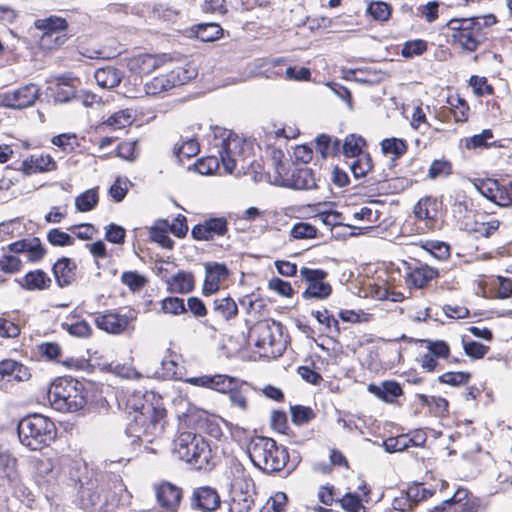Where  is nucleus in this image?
<instances>
[{
    "instance_id": "f257e3e1",
    "label": "nucleus",
    "mask_w": 512,
    "mask_h": 512,
    "mask_svg": "<svg viewBox=\"0 0 512 512\" xmlns=\"http://www.w3.org/2000/svg\"><path fill=\"white\" fill-rule=\"evenodd\" d=\"M496 23L492 14L483 17L451 19L447 28L451 30L452 41L458 43L463 49L473 52L485 40V29Z\"/></svg>"
},
{
    "instance_id": "f03ea898",
    "label": "nucleus",
    "mask_w": 512,
    "mask_h": 512,
    "mask_svg": "<svg viewBox=\"0 0 512 512\" xmlns=\"http://www.w3.org/2000/svg\"><path fill=\"white\" fill-rule=\"evenodd\" d=\"M17 431L20 443L34 451L50 446L57 436L54 422L41 414H31L22 418Z\"/></svg>"
},
{
    "instance_id": "7ed1b4c3",
    "label": "nucleus",
    "mask_w": 512,
    "mask_h": 512,
    "mask_svg": "<svg viewBox=\"0 0 512 512\" xmlns=\"http://www.w3.org/2000/svg\"><path fill=\"white\" fill-rule=\"evenodd\" d=\"M128 403L133 409V412H129L130 422L126 428L130 437L141 439L142 436L153 435L163 428L161 420L165 416L164 409L157 408L148 401L141 402L136 396L129 399Z\"/></svg>"
},
{
    "instance_id": "20e7f679",
    "label": "nucleus",
    "mask_w": 512,
    "mask_h": 512,
    "mask_svg": "<svg viewBox=\"0 0 512 512\" xmlns=\"http://www.w3.org/2000/svg\"><path fill=\"white\" fill-rule=\"evenodd\" d=\"M247 451L254 466L268 473L281 471L289 459L286 448L264 436L252 438Z\"/></svg>"
},
{
    "instance_id": "39448f33",
    "label": "nucleus",
    "mask_w": 512,
    "mask_h": 512,
    "mask_svg": "<svg viewBox=\"0 0 512 512\" xmlns=\"http://www.w3.org/2000/svg\"><path fill=\"white\" fill-rule=\"evenodd\" d=\"M51 406L59 412H74L83 408L86 398L83 386L73 378H57L48 389Z\"/></svg>"
},
{
    "instance_id": "423d86ee",
    "label": "nucleus",
    "mask_w": 512,
    "mask_h": 512,
    "mask_svg": "<svg viewBox=\"0 0 512 512\" xmlns=\"http://www.w3.org/2000/svg\"><path fill=\"white\" fill-rule=\"evenodd\" d=\"M173 452L195 469H207L212 459V450L208 442L192 432H182L173 442Z\"/></svg>"
},
{
    "instance_id": "0eeeda50",
    "label": "nucleus",
    "mask_w": 512,
    "mask_h": 512,
    "mask_svg": "<svg viewBox=\"0 0 512 512\" xmlns=\"http://www.w3.org/2000/svg\"><path fill=\"white\" fill-rule=\"evenodd\" d=\"M249 339L260 355L267 358L280 357L285 350L281 324L275 321L265 319L255 323L250 329Z\"/></svg>"
},
{
    "instance_id": "6e6552de",
    "label": "nucleus",
    "mask_w": 512,
    "mask_h": 512,
    "mask_svg": "<svg viewBox=\"0 0 512 512\" xmlns=\"http://www.w3.org/2000/svg\"><path fill=\"white\" fill-rule=\"evenodd\" d=\"M300 277L306 283V288L302 292L304 299L324 300L330 296L332 287L326 282L327 273L325 271L302 267Z\"/></svg>"
},
{
    "instance_id": "1a4fd4ad",
    "label": "nucleus",
    "mask_w": 512,
    "mask_h": 512,
    "mask_svg": "<svg viewBox=\"0 0 512 512\" xmlns=\"http://www.w3.org/2000/svg\"><path fill=\"white\" fill-rule=\"evenodd\" d=\"M131 495L127 491L125 484L119 478L114 476L106 485L103 502L98 512H112L117 508L124 507L130 503Z\"/></svg>"
},
{
    "instance_id": "9d476101",
    "label": "nucleus",
    "mask_w": 512,
    "mask_h": 512,
    "mask_svg": "<svg viewBox=\"0 0 512 512\" xmlns=\"http://www.w3.org/2000/svg\"><path fill=\"white\" fill-rule=\"evenodd\" d=\"M40 96V88L33 83L6 92L2 96V104L13 109H23L32 106Z\"/></svg>"
},
{
    "instance_id": "9b49d317",
    "label": "nucleus",
    "mask_w": 512,
    "mask_h": 512,
    "mask_svg": "<svg viewBox=\"0 0 512 512\" xmlns=\"http://www.w3.org/2000/svg\"><path fill=\"white\" fill-rule=\"evenodd\" d=\"M228 232V222L224 217H211L195 225L191 235L195 240L210 241Z\"/></svg>"
},
{
    "instance_id": "f8f14e48",
    "label": "nucleus",
    "mask_w": 512,
    "mask_h": 512,
    "mask_svg": "<svg viewBox=\"0 0 512 512\" xmlns=\"http://www.w3.org/2000/svg\"><path fill=\"white\" fill-rule=\"evenodd\" d=\"M185 382L226 394L233 385L238 384V379L224 374H215L190 377Z\"/></svg>"
},
{
    "instance_id": "ddd939ff",
    "label": "nucleus",
    "mask_w": 512,
    "mask_h": 512,
    "mask_svg": "<svg viewBox=\"0 0 512 512\" xmlns=\"http://www.w3.org/2000/svg\"><path fill=\"white\" fill-rule=\"evenodd\" d=\"M129 322L130 318L127 315L114 311L98 313L94 318L97 328L111 334L123 333L127 329Z\"/></svg>"
},
{
    "instance_id": "4468645a",
    "label": "nucleus",
    "mask_w": 512,
    "mask_h": 512,
    "mask_svg": "<svg viewBox=\"0 0 512 512\" xmlns=\"http://www.w3.org/2000/svg\"><path fill=\"white\" fill-rule=\"evenodd\" d=\"M221 500L217 490L210 486H201L194 489L191 497L193 508L203 512H213L220 506Z\"/></svg>"
},
{
    "instance_id": "2eb2a0df",
    "label": "nucleus",
    "mask_w": 512,
    "mask_h": 512,
    "mask_svg": "<svg viewBox=\"0 0 512 512\" xmlns=\"http://www.w3.org/2000/svg\"><path fill=\"white\" fill-rule=\"evenodd\" d=\"M242 143L237 136H229L222 140L219 155L223 168L227 173H232L236 167L238 158L241 156Z\"/></svg>"
},
{
    "instance_id": "dca6fc26",
    "label": "nucleus",
    "mask_w": 512,
    "mask_h": 512,
    "mask_svg": "<svg viewBox=\"0 0 512 512\" xmlns=\"http://www.w3.org/2000/svg\"><path fill=\"white\" fill-rule=\"evenodd\" d=\"M229 277V270L223 263L210 262L205 264V280L203 294L211 295L220 288V283Z\"/></svg>"
},
{
    "instance_id": "f3484780",
    "label": "nucleus",
    "mask_w": 512,
    "mask_h": 512,
    "mask_svg": "<svg viewBox=\"0 0 512 512\" xmlns=\"http://www.w3.org/2000/svg\"><path fill=\"white\" fill-rule=\"evenodd\" d=\"M409 270L405 277L406 283L408 286L418 289L427 286L430 281L439 276L437 269L422 263L410 266Z\"/></svg>"
},
{
    "instance_id": "a211bd4d",
    "label": "nucleus",
    "mask_w": 512,
    "mask_h": 512,
    "mask_svg": "<svg viewBox=\"0 0 512 512\" xmlns=\"http://www.w3.org/2000/svg\"><path fill=\"white\" fill-rule=\"evenodd\" d=\"M7 248L13 253L27 252L28 260L31 262L40 261L46 254V250L38 237L18 240L9 244Z\"/></svg>"
},
{
    "instance_id": "6ab92c4d",
    "label": "nucleus",
    "mask_w": 512,
    "mask_h": 512,
    "mask_svg": "<svg viewBox=\"0 0 512 512\" xmlns=\"http://www.w3.org/2000/svg\"><path fill=\"white\" fill-rule=\"evenodd\" d=\"M52 271L59 287H67L76 280L77 264L70 258L62 257L58 259Z\"/></svg>"
},
{
    "instance_id": "aec40b11",
    "label": "nucleus",
    "mask_w": 512,
    "mask_h": 512,
    "mask_svg": "<svg viewBox=\"0 0 512 512\" xmlns=\"http://www.w3.org/2000/svg\"><path fill=\"white\" fill-rule=\"evenodd\" d=\"M163 64L162 57L151 54H140L128 61L130 71L140 75H148Z\"/></svg>"
},
{
    "instance_id": "412c9836",
    "label": "nucleus",
    "mask_w": 512,
    "mask_h": 512,
    "mask_svg": "<svg viewBox=\"0 0 512 512\" xmlns=\"http://www.w3.org/2000/svg\"><path fill=\"white\" fill-rule=\"evenodd\" d=\"M156 495L162 507L170 511H175L182 499V490L169 482H165L157 488Z\"/></svg>"
},
{
    "instance_id": "4be33fe9",
    "label": "nucleus",
    "mask_w": 512,
    "mask_h": 512,
    "mask_svg": "<svg viewBox=\"0 0 512 512\" xmlns=\"http://www.w3.org/2000/svg\"><path fill=\"white\" fill-rule=\"evenodd\" d=\"M59 473V466L50 458L39 459L36 462L35 477L39 485H53Z\"/></svg>"
},
{
    "instance_id": "5701e85b",
    "label": "nucleus",
    "mask_w": 512,
    "mask_h": 512,
    "mask_svg": "<svg viewBox=\"0 0 512 512\" xmlns=\"http://www.w3.org/2000/svg\"><path fill=\"white\" fill-rule=\"evenodd\" d=\"M56 168V162L49 154H34L22 162V170L30 175L37 172L52 171Z\"/></svg>"
},
{
    "instance_id": "b1692460",
    "label": "nucleus",
    "mask_w": 512,
    "mask_h": 512,
    "mask_svg": "<svg viewBox=\"0 0 512 512\" xmlns=\"http://www.w3.org/2000/svg\"><path fill=\"white\" fill-rule=\"evenodd\" d=\"M18 283L23 289L34 291L48 289L51 286L52 280L45 271L37 269L26 273Z\"/></svg>"
},
{
    "instance_id": "393cba45",
    "label": "nucleus",
    "mask_w": 512,
    "mask_h": 512,
    "mask_svg": "<svg viewBox=\"0 0 512 512\" xmlns=\"http://www.w3.org/2000/svg\"><path fill=\"white\" fill-rule=\"evenodd\" d=\"M290 186L297 190H310L317 188V179L311 168H296L289 179Z\"/></svg>"
},
{
    "instance_id": "a878e982",
    "label": "nucleus",
    "mask_w": 512,
    "mask_h": 512,
    "mask_svg": "<svg viewBox=\"0 0 512 512\" xmlns=\"http://www.w3.org/2000/svg\"><path fill=\"white\" fill-rule=\"evenodd\" d=\"M30 377L28 369L13 359L0 361V383L6 378H13L17 381H24Z\"/></svg>"
},
{
    "instance_id": "bb28decb",
    "label": "nucleus",
    "mask_w": 512,
    "mask_h": 512,
    "mask_svg": "<svg viewBox=\"0 0 512 512\" xmlns=\"http://www.w3.org/2000/svg\"><path fill=\"white\" fill-rule=\"evenodd\" d=\"M168 291L171 293L186 294L194 289V276L190 272L179 271L167 281Z\"/></svg>"
},
{
    "instance_id": "cd10ccee",
    "label": "nucleus",
    "mask_w": 512,
    "mask_h": 512,
    "mask_svg": "<svg viewBox=\"0 0 512 512\" xmlns=\"http://www.w3.org/2000/svg\"><path fill=\"white\" fill-rule=\"evenodd\" d=\"M420 485L409 487L405 493L400 497L394 498L392 502L393 509L405 512L411 511L415 505L425 499V495L419 496Z\"/></svg>"
},
{
    "instance_id": "c85d7f7f",
    "label": "nucleus",
    "mask_w": 512,
    "mask_h": 512,
    "mask_svg": "<svg viewBox=\"0 0 512 512\" xmlns=\"http://www.w3.org/2000/svg\"><path fill=\"white\" fill-rule=\"evenodd\" d=\"M122 72L111 66L99 68L94 73V78L97 84L106 89H112L118 86L122 79Z\"/></svg>"
},
{
    "instance_id": "c756f323",
    "label": "nucleus",
    "mask_w": 512,
    "mask_h": 512,
    "mask_svg": "<svg viewBox=\"0 0 512 512\" xmlns=\"http://www.w3.org/2000/svg\"><path fill=\"white\" fill-rule=\"evenodd\" d=\"M17 460L7 452H0V478L7 479L11 485L19 482Z\"/></svg>"
},
{
    "instance_id": "7c9ffc66",
    "label": "nucleus",
    "mask_w": 512,
    "mask_h": 512,
    "mask_svg": "<svg viewBox=\"0 0 512 512\" xmlns=\"http://www.w3.org/2000/svg\"><path fill=\"white\" fill-rule=\"evenodd\" d=\"M369 391L388 403L393 402L396 397L403 393L399 383L394 381H386L381 387L371 384L369 385Z\"/></svg>"
},
{
    "instance_id": "2f4dec72",
    "label": "nucleus",
    "mask_w": 512,
    "mask_h": 512,
    "mask_svg": "<svg viewBox=\"0 0 512 512\" xmlns=\"http://www.w3.org/2000/svg\"><path fill=\"white\" fill-rule=\"evenodd\" d=\"M180 141L181 144L177 142L173 147V153L179 161H181L182 158L194 157L199 153V143L194 136H187L185 138L181 136Z\"/></svg>"
},
{
    "instance_id": "473e14b6",
    "label": "nucleus",
    "mask_w": 512,
    "mask_h": 512,
    "mask_svg": "<svg viewBox=\"0 0 512 512\" xmlns=\"http://www.w3.org/2000/svg\"><path fill=\"white\" fill-rule=\"evenodd\" d=\"M213 311L224 320H230L237 316L238 307L234 299L227 296L214 300Z\"/></svg>"
},
{
    "instance_id": "72a5a7b5",
    "label": "nucleus",
    "mask_w": 512,
    "mask_h": 512,
    "mask_svg": "<svg viewBox=\"0 0 512 512\" xmlns=\"http://www.w3.org/2000/svg\"><path fill=\"white\" fill-rule=\"evenodd\" d=\"M348 166L356 179L365 177L373 168L372 158L368 153L351 158Z\"/></svg>"
},
{
    "instance_id": "f704fd0d",
    "label": "nucleus",
    "mask_w": 512,
    "mask_h": 512,
    "mask_svg": "<svg viewBox=\"0 0 512 512\" xmlns=\"http://www.w3.org/2000/svg\"><path fill=\"white\" fill-rule=\"evenodd\" d=\"M365 145L366 140L363 137L356 134H349L343 141L342 153L346 158H353L360 154H365L366 152H363Z\"/></svg>"
},
{
    "instance_id": "c9c22d12",
    "label": "nucleus",
    "mask_w": 512,
    "mask_h": 512,
    "mask_svg": "<svg viewBox=\"0 0 512 512\" xmlns=\"http://www.w3.org/2000/svg\"><path fill=\"white\" fill-rule=\"evenodd\" d=\"M168 221L159 220L150 229V238L152 241L160 244L163 248L171 249L174 241L168 235Z\"/></svg>"
},
{
    "instance_id": "e433bc0d",
    "label": "nucleus",
    "mask_w": 512,
    "mask_h": 512,
    "mask_svg": "<svg viewBox=\"0 0 512 512\" xmlns=\"http://www.w3.org/2000/svg\"><path fill=\"white\" fill-rule=\"evenodd\" d=\"M194 33L202 42H211L222 36L223 29L217 23H201L194 27Z\"/></svg>"
},
{
    "instance_id": "4c0bfd02",
    "label": "nucleus",
    "mask_w": 512,
    "mask_h": 512,
    "mask_svg": "<svg viewBox=\"0 0 512 512\" xmlns=\"http://www.w3.org/2000/svg\"><path fill=\"white\" fill-rule=\"evenodd\" d=\"M380 145L382 153L392 155L394 159L402 157L408 150L406 141L395 137L383 139Z\"/></svg>"
},
{
    "instance_id": "58836bf2",
    "label": "nucleus",
    "mask_w": 512,
    "mask_h": 512,
    "mask_svg": "<svg viewBox=\"0 0 512 512\" xmlns=\"http://www.w3.org/2000/svg\"><path fill=\"white\" fill-rule=\"evenodd\" d=\"M35 27L43 31V33L61 34L65 33L67 22L65 19L51 16L45 19H38L35 22Z\"/></svg>"
},
{
    "instance_id": "ea45409f",
    "label": "nucleus",
    "mask_w": 512,
    "mask_h": 512,
    "mask_svg": "<svg viewBox=\"0 0 512 512\" xmlns=\"http://www.w3.org/2000/svg\"><path fill=\"white\" fill-rule=\"evenodd\" d=\"M247 393L248 390L238 381V384L233 385L231 390L227 391L226 394H229L231 405L238 408L242 413H245L249 408Z\"/></svg>"
},
{
    "instance_id": "a19ab883",
    "label": "nucleus",
    "mask_w": 512,
    "mask_h": 512,
    "mask_svg": "<svg viewBox=\"0 0 512 512\" xmlns=\"http://www.w3.org/2000/svg\"><path fill=\"white\" fill-rule=\"evenodd\" d=\"M98 203V193L96 189H89L80 194L75 199L76 208L81 212L92 210Z\"/></svg>"
},
{
    "instance_id": "79ce46f5",
    "label": "nucleus",
    "mask_w": 512,
    "mask_h": 512,
    "mask_svg": "<svg viewBox=\"0 0 512 512\" xmlns=\"http://www.w3.org/2000/svg\"><path fill=\"white\" fill-rule=\"evenodd\" d=\"M254 500L251 495L245 493L235 494L229 503L228 512H249Z\"/></svg>"
},
{
    "instance_id": "37998d69",
    "label": "nucleus",
    "mask_w": 512,
    "mask_h": 512,
    "mask_svg": "<svg viewBox=\"0 0 512 512\" xmlns=\"http://www.w3.org/2000/svg\"><path fill=\"white\" fill-rule=\"evenodd\" d=\"M427 344V354L435 359H446L449 356L450 348L448 344L443 340H424Z\"/></svg>"
},
{
    "instance_id": "c03bdc74",
    "label": "nucleus",
    "mask_w": 512,
    "mask_h": 512,
    "mask_svg": "<svg viewBox=\"0 0 512 512\" xmlns=\"http://www.w3.org/2000/svg\"><path fill=\"white\" fill-rule=\"evenodd\" d=\"M76 95V90L73 84L68 82H59L53 93V98L55 102L65 103L73 99Z\"/></svg>"
},
{
    "instance_id": "a18cd8bd",
    "label": "nucleus",
    "mask_w": 512,
    "mask_h": 512,
    "mask_svg": "<svg viewBox=\"0 0 512 512\" xmlns=\"http://www.w3.org/2000/svg\"><path fill=\"white\" fill-rule=\"evenodd\" d=\"M174 86L166 76L161 75L153 78L150 82L145 84V91L148 95H156Z\"/></svg>"
},
{
    "instance_id": "49530a36",
    "label": "nucleus",
    "mask_w": 512,
    "mask_h": 512,
    "mask_svg": "<svg viewBox=\"0 0 512 512\" xmlns=\"http://www.w3.org/2000/svg\"><path fill=\"white\" fill-rule=\"evenodd\" d=\"M422 248L438 260H445L450 256V246L444 242L429 241Z\"/></svg>"
},
{
    "instance_id": "de8ad7c7",
    "label": "nucleus",
    "mask_w": 512,
    "mask_h": 512,
    "mask_svg": "<svg viewBox=\"0 0 512 512\" xmlns=\"http://www.w3.org/2000/svg\"><path fill=\"white\" fill-rule=\"evenodd\" d=\"M291 418L294 424L303 425L315 418V413L310 407L295 405L291 407Z\"/></svg>"
},
{
    "instance_id": "09e8293b",
    "label": "nucleus",
    "mask_w": 512,
    "mask_h": 512,
    "mask_svg": "<svg viewBox=\"0 0 512 512\" xmlns=\"http://www.w3.org/2000/svg\"><path fill=\"white\" fill-rule=\"evenodd\" d=\"M435 204V200L429 197L419 200L414 207V214L416 218L420 220L433 219L435 215L431 212H435V209L433 208Z\"/></svg>"
},
{
    "instance_id": "8fccbe9b",
    "label": "nucleus",
    "mask_w": 512,
    "mask_h": 512,
    "mask_svg": "<svg viewBox=\"0 0 512 512\" xmlns=\"http://www.w3.org/2000/svg\"><path fill=\"white\" fill-rule=\"evenodd\" d=\"M62 327L72 336L88 338L92 334V328L88 322L81 320L72 324L63 323Z\"/></svg>"
},
{
    "instance_id": "3c124183",
    "label": "nucleus",
    "mask_w": 512,
    "mask_h": 512,
    "mask_svg": "<svg viewBox=\"0 0 512 512\" xmlns=\"http://www.w3.org/2000/svg\"><path fill=\"white\" fill-rule=\"evenodd\" d=\"M161 309L164 313L179 315L186 312L184 300L178 297H167L161 302Z\"/></svg>"
},
{
    "instance_id": "603ef678",
    "label": "nucleus",
    "mask_w": 512,
    "mask_h": 512,
    "mask_svg": "<svg viewBox=\"0 0 512 512\" xmlns=\"http://www.w3.org/2000/svg\"><path fill=\"white\" fill-rule=\"evenodd\" d=\"M471 374L468 372H446L439 376L438 380L451 386L465 385L469 382Z\"/></svg>"
},
{
    "instance_id": "864d4df0",
    "label": "nucleus",
    "mask_w": 512,
    "mask_h": 512,
    "mask_svg": "<svg viewBox=\"0 0 512 512\" xmlns=\"http://www.w3.org/2000/svg\"><path fill=\"white\" fill-rule=\"evenodd\" d=\"M291 236L295 239H312L317 236V229L307 222H299L291 229Z\"/></svg>"
},
{
    "instance_id": "5fc2aeb1",
    "label": "nucleus",
    "mask_w": 512,
    "mask_h": 512,
    "mask_svg": "<svg viewBox=\"0 0 512 512\" xmlns=\"http://www.w3.org/2000/svg\"><path fill=\"white\" fill-rule=\"evenodd\" d=\"M47 239L53 246H71L74 244V238L60 229H51L47 234Z\"/></svg>"
},
{
    "instance_id": "6e6d98bb",
    "label": "nucleus",
    "mask_w": 512,
    "mask_h": 512,
    "mask_svg": "<svg viewBox=\"0 0 512 512\" xmlns=\"http://www.w3.org/2000/svg\"><path fill=\"white\" fill-rule=\"evenodd\" d=\"M427 50V43L424 40L417 39L407 41L402 48V55L406 58L422 55Z\"/></svg>"
},
{
    "instance_id": "4d7b16f0",
    "label": "nucleus",
    "mask_w": 512,
    "mask_h": 512,
    "mask_svg": "<svg viewBox=\"0 0 512 512\" xmlns=\"http://www.w3.org/2000/svg\"><path fill=\"white\" fill-rule=\"evenodd\" d=\"M368 13L378 21H387L391 15L390 6L384 2H373L367 8Z\"/></svg>"
},
{
    "instance_id": "13d9d810",
    "label": "nucleus",
    "mask_w": 512,
    "mask_h": 512,
    "mask_svg": "<svg viewBox=\"0 0 512 512\" xmlns=\"http://www.w3.org/2000/svg\"><path fill=\"white\" fill-rule=\"evenodd\" d=\"M122 283L128 286L131 290H139L146 284L144 276L138 274L135 271H127L121 275Z\"/></svg>"
},
{
    "instance_id": "bf43d9fd",
    "label": "nucleus",
    "mask_w": 512,
    "mask_h": 512,
    "mask_svg": "<svg viewBox=\"0 0 512 512\" xmlns=\"http://www.w3.org/2000/svg\"><path fill=\"white\" fill-rule=\"evenodd\" d=\"M452 172L451 163L446 160H434L429 168L428 177L436 179L439 176H448Z\"/></svg>"
},
{
    "instance_id": "052dcab7",
    "label": "nucleus",
    "mask_w": 512,
    "mask_h": 512,
    "mask_svg": "<svg viewBox=\"0 0 512 512\" xmlns=\"http://www.w3.org/2000/svg\"><path fill=\"white\" fill-rule=\"evenodd\" d=\"M0 268L5 273H16L22 268V261L14 255L4 254L0 257Z\"/></svg>"
},
{
    "instance_id": "680f3d73",
    "label": "nucleus",
    "mask_w": 512,
    "mask_h": 512,
    "mask_svg": "<svg viewBox=\"0 0 512 512\" xmlns=\"http://www.w3.org/2000/svg\"><path fill=\"white\" fill-rule=\"evenodd\" d=\"M341 507L347 512H365V507L361 500L355 494L347 493L340 500Z\"/></svg>"
},
{
    "instance_id": "e2e57ef3",
    "label": "nucleus",
    "mask_w": 512,
    "mask_h": 512,
    "mask_svg": "<svg viewBox=\"0 0 512 512\" xmlns=\"http://www.w3.org/2000/svg\"><path fill=\"white\" fill-rule=\"evenodd\" d=\"M311 314L316 318L320 324H325L326 327L331 331L334 327L336 332H339V322L329 313L327 309L313 310Z\"/></svg>"
},
{
    "instance_id": "0e129e2a",
    "label": "nucleus",
    "mask_w": 512,
    "mask_h": 512,
    "mask_svg": "<svg viewBox=\"0 0 512 512\" xmlns=\"http://www.w3.org/2000/svg\"><path fill=\"white\" fill-rule=\"evenodd\" d=\"M493 137V133L490 129L483 130L480 134L473 135L470 138L466 139V147L468 149L471 148H479V147H489L487 144V140Z\"/></svg>"
},
{
    "instance_id": "69168bd1",
    "label": "nucleus",
    "mask_w": 512,
    "mask_h": 512,
    "mask_svg": "<svg viewBox=\"0 0 512 512\" xmlns=\"http://www.w3.org/2000/svg\"><path fill=\"white\" fill-rule=\"evenodd\" d=\"M268 287L271 290L276 291L279 295L290 297L293 294V288L291 284L278 277H273L268 282Z\"/></svg>"
},
{
    "instance_id": "338daca9",
    "label": "nucleus",
    "mask_w": 512,
    "mask_h": 512,
    "mask_svg": "<svg viewBox=\"0 0 512 512\" xmlns=\"http://www.w3.org/2000/svg\"><path fill=\"white\" fill-rule=\"evenodd\" d=\"M66 41L65 33H43L41 36V45L46 49H53L64 44Z\"/></svg>"
},
{
    "instance_id": "774afa93",
    "label": "nucleus",
    "mask_w": 512,
    "mask_h": 512,
    "mask_svg": "<svg viewBox=\"0 0 512 512\" xmlns=\"http://www.w3.org/2000/svg\"><path fill=\"white\" fill-rule=\"evenodd\" d=\"M464 350L465 353L471 358L480 359L486 355V353L489 350V347L476 341H470L464 343Z\"/></svg>"
}]
</instances>
